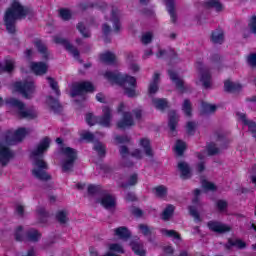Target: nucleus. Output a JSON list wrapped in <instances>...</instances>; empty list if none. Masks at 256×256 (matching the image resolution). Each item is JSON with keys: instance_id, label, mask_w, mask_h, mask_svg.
<instances>
[{"instance_id": "nucleus-1", "label": "nucleus", "mask_w": 256, "mask_h": 256, "mask_svg": "<svg viewBox=\"0 0 256 256\" xmlns=\"http://www.w3.org/2000/svg\"><path fill=\"white\" fill-rule=\"evenodd\" d=\"M49 147H51V138L45 136L30 154V157L34 159L35 165V168L32 169V175L38 181H51V175L47 173L49 166L43 160V155L49 151Z\"/></svg>"}, {"instance_id": "nucleus-2", "label": "nucleus", "mask_w": 256, "mask_h": 256, "mask_svg": "<svg viewBox=\"0 0 256 256\" xmlns=\"http://www.w3.org/2000/svg\"><path fill=\"white\" fill-rule=\"evenodd\" d=\"M33 15H35L33 8L29 6L24 7L19 1H14L11 7L7 9L4 16L6 31H8L10 35H15V33H17L15 26L17 19H25V17H33Z\"/></svg>"}, {"instance_id": "nucleus-3", "label": "nucleus", "mask_w": 256, "mask_h": 256, "mask_svg": "<svg viewBox=\"0 0 256 256\" xmlns=\"http://www.w3.org/2000/svg\"><path fill=\"white\" fill-rule=\"evenodd\" d=\"M104 77L110 81V83H115L120 87H123L124 94L127 97L133 98L137 97V79L129 74H121V73H114L112 71H106Z\"/></svg>"}, {"instance_id": "nucleus-4", "label": "nucleus", "mask_w": 256, "mask_h": 256, "mask_svg": "<svg viewBox=\"0 0 256 256\" xmlns=\"http://www.w3.org/2000/svg\"><path fill=\"white\" fill-rule=\"evenodd\" d=\"M15 241L25 242L30 241L32 243H37L41 239V233L37 229H29L26 232H23V226H18L14 233Z\"/></svg>"}, {"instance_id": "nucleus-5", "label": "nucleus", "mask_w": 256, "mask_h": 256, "mask_svg": "<svg viewBox=\"0 0 256 256\" xmlns=\"http://www.w3.org/2000/svg\"><path fill=\"white\" fill-rule=\"evenodd\" d=\"M61 152L66 157V160H64L62 163V171L64 173L73 171V167H75V161H77V150L71 147H65L61 149Z\"/></svg>"}, {"instance_id": "nucleus-6", "label": "nucleus", "mask_w": 256, "mask_h": 256, "mask_svg": "<svg viewBox=\"0 0 256 256\" xmlns=\"http://www.w3.org/2000/svg\"><path fill=\"white\" fill-rule=\"evenodd\" d=\"M27 137L26 128H18L15 132L8 130L4 135V142L8 145H17Z\"/></svg>"}, {"instance_id": "nucleus-7", "label": "nucleus", "mask_w": 256, "mask_h": 256, "mask_svg": "<svg viewBox=\"0 0 256 256\" xmlns=\"http://www.w3.org/2000/svg\"><path fill=\"white\" fill-rule=\"evenodd\" d=\"M14 88L24 99H31L35 93V83L33 81L15 82Z\"/></svg>"}, {"instance_id": "nucleus-8", "label": "nucleus", "mask_w": 256, "mask_h": 256, "mask_svg": "<svg viewBox=\"0 0 256 256\" xmlns=\"http://www.w3.org/2000/svg\"><path fill=\"white\" fill-rule=\"evenodd\" d=\"M7 105H11V107H16L18 109V116L20 119H35V114L30 111L25 110V103L17 98H9L6 100Z\"/></svg>"}, {"instance_id": "nucleus-9", "label": "nucleus", "mask_w": 256, "mask_h": 256, "mask_svg": "<svg viewBox=\"0 0 256 256\" xmlns=\"http://www.w3.org/2000/svg\"><path fill=\"white\" fill-rule=\"evenodd\" d=\"M95 86L89 81H83L72 85L70 96L75 98L83 93H93Z\"/></svg>"}, {"instance_id": "nucleus-10", "label": "nucleus", "mask_w": 256, "mask_h": 256, "mask_svg": "<svg viewBox=\"0 0 256 256\" xmlns=\"http://www.w3.org/2000/svg\"><path fill=\"white\" fill-rule=\"evenodd\" d=\"M54 43H56V45H63L64 49H66V51H68V53L73 55V57L75 59H79V56H80L79 49H77V47L70 44L69 40H67L65 38H61L59 36H55Z\"/></svg>"}, {"instance_id": "nucleus-11", "label": "nucleus", "mask_w": 256, "mask_h": 256, "mask_svg": "<svg viewBox=\"0 0 256 256\" xmlns=\"http://www.w3.org/2000/svg\"><path fill=\"white\" fill-rule=\"evenodd\" d=\"M102 113L103 115L101 116H96V122L98 125L101 127H111V119H112V114H111V108L109 106H104L102 108Z\"/></svg>"}, {"instance_id": "nucleus-12", "label": "nucleus", "mask_w": 256, "mask_h": 256, "mask_svg": "<svg viewBox=\"0 0 256 256\" xmlns=\"http://www.w3.org/2000/svg\"><path fill=\"white\" fill-rule=\"evenodd\" d=\"M10 159H13V152L0 142V164L2 167H5Z\"/></svg>"}, {"instance_id": "nucleus-13", "label": "nucleus", "mask_w": 256, "mask_h": 256, "mask_svg": "<svg viewBox=\"0 0 256 256\" xmlns=\"http://www.w3.org/2000/svg\"><path fill=\"white\" fill-rule=\"evenodd\" d=\"M135 122L133 121V116L131 112H123L122 119L117 122L118 129H129V127H133Z\"/></svg>"}, {"instance_id": "nucleus-14", "label": "nucleus", "mask_w": 256, "mask_h": 256, "mask_svg": "<svg viewBox=\"0 0 256 256\" xmlns=\"http://www.w3.org/2000/svg\"><path fill=\"white\" fill-rule=\"evenodd\" d=\"M46 104L50 108V111L55 113V115H59L63 112V106L59 103V99L54 98L53 96L46 97Z\"/></svg>"}, {"instance_id": "nucleus-15", "label": "nucleus", "mask_w": 256, "mask_h": 256, "mask_svg": "<svg viewBox=\"0 0 256 256\" xmlns=\"http://www.w3.org/2000/svg\"><path fill=\"white\" fill-rule=\"evenodd\" d=\"M107 7V3L103 1H96V2H82L79 4V9L82 11H87V9H99L100 11H105V8Z\"/></svg>"}, {"instance_id": "nucleus-16", "label": "nucleus", "mask_w": 256, "mask_h": 256, "mask_svg": "<svg viewBox=\"0 0 256 256\" xmlns=\"http://www.w3.org/2000/svg\"><path fill=\"white\" fill-rule=\"evenodd\" d=\"M207 227L214 233H229L231 231V227L213 220L207 223Z\"/></svg>"}, {"instance_id": "nucleus-17", "label": "nucleus", "mask_w": 256, "mask_h": 256, "mask_svg": "<svg viewBox=\"0 0 256 256\" xmlns=\"http://www.w3.org/2000/svg\"><path fill=\"white\" fill-rule=\"evenodd\" d=\"M168 75H169L171 81H173V83H175L176 89H178V91H180V93L187 92V87H185V82H183V80L180 79V77L176 74L175 71L168 70Z\"/></svg>"}, {"instance_id": "nucleus-18", "label": "nucleus", "mask_w": 256, "mask_h": 256, "mask_svg": "<svg viewBox=\"0 0 256 256\" xmlns=\"http://www.w3.org/2000/svg\"><path fill=\"white\" fill-rule=\"evenodd\" d=\"M165 55H167L170 59L169 65H173V63H179L181 61L179 55L174 49H170L168 52L166 50H159L158 53H156L158 59H161V57Z\"/></svg>"}, {"instance_id": "nucleus-19", "label": "nucleus", "mask_w": 256, "mask_h": 256, "mask_svg": "<svg viewBox=\"0 0 256 256\" xmlns=\"http://www.w3.org/2000/svg\"><path fill=\"white\" fill-rule=\"evenodd\" d=\"M30 69L35 75H45L49 66L45 62H31Z\"/></svg>"}, {"instance_id": "nucleus-20", "label": "nucleus", "mask_w": 256, "mask_h": 256, "mask_svg": "<svg viewBox=\"0 0 256 256\" xmlns=\"http://www.w3.org/2000/svg\"><path fill=\"white\" fill-rule=\"evenodd\" d=\"M99 203L104 207V209H113L117 205L115 197L111 194H104Z\"/></svg>"}, {"instance_id": "nucleus-21", "label": "nucleus", "mask_w": 256, "mask_h": 256, "mask_svg": "<svg viewBox=\"0 0 256 256\" xmlns=\"http://www.w3.org/2000/svg\"><path fill=\"white\" fill-rule=\"evenodd\" d=\"M210 40L214 43V45H223L225 41V32H223L221 28L212 31Z\"/></svg>"}, {"instance_id": "nucleus-22", "label": "nucleus", "mask_w": 256, "mask_h": 256, "mask_svg": "<svg viewBox=\"0 0 256 256\" xmlns=\"http://www.w3.org/2000/svg\"><path fill=\"white\" fill-rule=\"evenodd\" d=\"M111 21L113 23L115 33H119L121 31V20L119 19L118 8H112Z\"/></svg>"}, {"instance_id": "nucleus-23", "label": "nucleus", "mask_w": 256, "mask_h": 256, "mask_svg": "<svg viewBox=\"0 0 256 256\" xmlns=\"http://www.w3.org/2000/svg\"><path fill=\"white\" fill-rule=\"evenodd\" d=\"M34 45H35L38 53H40V55H42L43 59H45L47 61V59H49V50L47 49V45H45V43H43V41L41 39L35 40Z\"/></svg>"}, {"instance_id": "nucleus-24", "label": "nucleus", "mask_w": 256, "mask_h": 256, "mask_svg": "<svg viewBox=\"0 0 256 256\" xmlns=\"http://www.w3.org/2000/svg\"><path fill=\"white\" fill-rule=\"evenodd\" d=\"M203 8L204 9H215L217 13H220V11H223V4L219 0H205L203 2Z\"/></svg>"}, {"instance_id": "nucleus-25", "label": "nucleus", "mask_w": 256, "mask_h": 256, "mask_svg": "<svg viewBox=\"0 0 256 256\" xmlns=\"http://www.w3.org/2000/svg\"><path fill=\"white\" fill-rule=\"evenodd\" d=\"M178 169L181 172V179H191V168L186 162H179Z\"/></svg>"}, {"instance_id": "nucleus-26", "label": "nucleus", "mask_w": 256, "mask_h": 256, "mask_svg": "<svg viewBox=\"0 0 256 256\" xmlns=\"http://www.w3.org/2000/svg\"><path fill=\"white\" fill-rule=\"evenodd\" d=\"M241 88L242 86L239 83H233L230 80L224 82V91H226V93H239Z\"/></svg>"}, {"instance_id": "nucleus-27", "label": "nucleus", "mask_w": 256, "mask_h": 256, "mask_svg": "<svg viewBox=\"0 0 256 256\" xmlns=\"http://www.w3.org/2000/svg\"><path fill=\"white\" fill-rule=\"evenodd\" d=\"M114 235L119 237V239H131V232L128 227L120 226L114 230Z\"/></svg>"}, {"instance_id": "nucleus-28", "label": "nucleus", "mask_w": 256, "mask_h": 256, "mask_svg": "<svg viewBox=\"0 0 256 256\" xmlns=\"http://www.w3.org/2000/svg\"><path fill=\"white\" fill-rule=\"evenodd\" d=\"M100 61L106 65H114V63L117 61V57L113 54V52L107 51L100 54Z\"/></svg>"}, {"instance_id": "nucleus-29", "label": "nucleus", "mask_w": 256, "mask_h": 256, "mask_svg": "<svg viewBox=\"0 0 256 256\" xmlns=\"http://www.w3.org/2000/svg\"><path fill=\"white\" fill-rule=\"evenodd\" d=\"M167 11L172 23H177V12H175V0H165Z\"/></svg>"}, {"instance_id": "nucleus-30", "label": "nucleus", "mask_w": 256, "mask_h": 256, "mask_svg": "<svg viewBox=\"0 0 256 256\" xmlns=\"http://www.w3.org/2000/svg\"><path fill=\"white\" fill-rule=\"evenodd\" d=\"M152 103L158 111L169 109V102L165 98H153Z\"/></svg>"}, {"instance_id": "nucleus-31", "label": "nucleus", "mask_w": 256, "mask_h": 256, "mask_svg": "<svg viewBox=\"0 0 256 256\" xmlns=\"http://www.w3.org/2000/svg\"><path fill=\"white\" fill-rule=\"evenodd\" d=\"M15 70V62L12 59L4 60V66L0 62V73H12Z\"/></svg>"}, {"instance_id": "nucleus-32", "label": "nucleus", "mask_w": 256, "mask_h": 256, "mask_svg": "<svg viewBox=\"0 0 256 256\" xmlns=\"http://www.w3.org/2000/svg\"><path fill=\"white\" fill-rule=\"evenodd\" d=\"M140 147L144 149L147 157H153V148H151V140L149 138L140 139Z\"/></svg>"}, {"instance_id": "nucleus-33", "label": "nucleus", "mask_w": 256, "mask_h": 256, "mask_svg": "<svg viewBox=\"0 0 256 256\" xmlns=\"http://www.w3.org/2000/svg\"><path fill=\"white\" fill-rule=\"evenodd\" d=\"M94 151H96L99 159H105L107 156V146L101 142H96L93 147Z\"/></svg>"}, {"instance_id": "nucleus-34", "label": "nucleus", "mask_w": 256, "mask_h": 256, "mask_svg": "<svg viewBox=\"0 0 256 256\" xmlns=\"http://www.w3.org/2000/svg\"><path fill=\"white\" fill-rule=\"evenodd\" d=\"M130 247H131L132 251L135 253V255L147 256V252L145 251V249H143V246L141 243H139L137 241H131Z\"/></svg>"}, {"instance_id": "nucleus-35", "label": "nucleus", "mask_w": 256, "mask_h": 256, "mask_svg": "<svg viewBox=\"0 0 256 256\" xmlns=\"http://www.w3.org/2000/svg\"><path fill=\"white\" fill-rule=\"evenodd\" d=\"M178 123H179V121L177 120V113L173 110L170 112L169 121H168V126H169L171 133L177 132V124Z\"/></svg>"}, {"instance_id": "nucleus-36", "label": "nucleus", "mask_w": 256, "mask_h": 256, "mask_svg": "<svg viewBox=\"0 0 256 256\" xmlns=\"http://www.w3.org/2000/svg\"><path fill=\"white\" fill-rule=\"evenodd\" d=\"M217 111V106L213 104H209L205 101L201 102V111L200 115H207L209 113H215Z\"/></svg>"}, {"instance_id": "nucleus-37", "label": "nucleus", "mask_w": 256, "mask_h": 256, "mask_svg": "<svg viewBox=\"0 0 256 256\" xmlns=\"http://www.w3.org/2000/svg\"><path fill=\"white\" fill-rule=\"evenodd\" d=\"M138 181H139V176L137 175V173H134V174L130 175L127 182L121 183L120 187L122 189H128V187H135V185H137Z\"/></svg>"}, {"instance_id": "nucleus-38", "label": "nucleus", "mask_w": 256, "mask_h": 256, "mask_svg": "<svg viewBox=\"0 0 256 256\" xmlns=\"http://www.w3.org/2000/svg\"><path fill=\"white\" fill-rule=\"evenodd\" d=\"M226 249H231V247H237L238 249H245L247 247V243L241 239H236L233 241V239H228V244H226Z\"/></svg>"}, {"instance_id": "nucleus-39", "label": "nucleus", "mask_w": 256, "mask_h": 256, "mask_svg": "<svg viewBox=\"0 0 256 256\" xmlns=\"http://www.w3.org/2000/svg\"><path fill=\"white\" fill-rule=\"evenodd\" d=\"M175 213V206L173 204H168L164 211L162 212V219L163 221H169L173 217Z\"/></svg>"}, {"instance_id": "nucleus-40", "label": "nucleus", "mask_w": 256, "mask_h": 256, "mask_svg": "<svg viewBox=\"0 0 256 256\" xmlns=\"http://www.w3.org/2000/svg\"><path fill=\"white\" fill-rule=\"evenodd\" d=\"M153 193L156 195L159 199H163L167 197L168 189L165 185H159L153 188Z\"/></svg>"}, {"instance_id": "nucleus-41", "label": "nucleus", "mask_w": 256, "mask_h": 256, "mask_svg": "<svg viewBox=\"0 0 256 256\" xmlns=\"http://www.w3.org/2000/svg\"><path fill=\"white\" fill-rule=\"evenodd\" d=\"M46 79L49 83V86L54 91L56 97H61V90L59 89V83L55 81V78L48 76Z\"/></svg>"}, {"instance_id": "nucleus-42", "label": "nucleus", "mask_w": 256, "mask_h": 256, "mask_svg": "<svg viewBox=\"0 0 256 256\" xmlns=\"http://www.w3.org/2000/svg\"><path fill=\"white\" fill-rule=\"evenodd\" d=\"M105 190L101 185H88V195H103Z\"/></svg>"}, {"instance_id": "nucleus-43", "label": "nucleus", "mask_w": 256, "mask_h": 256, "mask_svg": "<svg viewBox=\"0 0 256 256\" xmlns=\"http://www.w3.org/2000/svg\"><path fill=\"white\" fill-rule=\"evenodd\" d=\"M200 81L205 89H209L211 87V73L209 71L202 72Z\"/></svg>"}, {"instance_id": "nucleus-44", "label": "nucleus", "mask_w": 256, "mask_h": 256, "mask_svg": "<svg viewBox=\"0 0 256 256\" xmlns=\"http://www.w3.org/2000/svg\"><path fill=\"white\" fill-rule=\"evenodd\" d=\"M182 111L185 113L186 117H191V115H193V106L191 104V100H184L182 105Z\"/></svg>"}, {"instance_id": "nucleus-45", "label": "nucleus", "mask_w": 256, "mask_h": 256, "mask_svg": "<svg viewBox=\"0 0 256 256\" xmlns=\"http://www.w3.org/2000/svg\"><path fill=\"white\" fill-rule=\"evenodd\" d=\"M186 149H187V144L183 140L176 141L175 151L178 157H183V154L185 153Z\"/></svg>"}, {"instance_id": "nucleus-46", "label": "nucleus", "mask_w": 256, "mask_h": 256, "mask_svg": "<svg viewBox=\"0 0 256 256\" xmlns=\"http://www.w3.org/2000/svg\"><path fill=\"white\" fill-rule=\"evenodd\" d=\"M206 151L209 157H213L214 155H219V152H220L219 148L217 147V144H215L214 142H210L207 144Z\"/></svg>"}, {"instance_id": "nucleus-47", "label": "nucleus", "mask_w": 256, "mask_h": 256, "mask_svg": "<svg viewBox=\"0 0 256 256\" xmlns=\"http://www.w3.org/2000/svg\"><path fill=\"white\" fill-rule=\"evenodd\" d=\"M138 228L144 237H151V235H153V231H155V228H151L146 224H139Z\"/></svg>"}, {"instance_id": "nucleus-48", "label": "nucleus", "mask_w": 256, "mask_h": 256, "mask_svg": "<svg viewBox=\"0 0 256 256\" xmlns=\"http://www.w3.org/2000/svg\"><path fill=\"white\" fill-rule=\"evenodd\" d=\"M56 220L58 223H60V225H65V223L69 221V218H67V212L64 210H59L56 213Z\"/></svg>"}, {"instance_id": "nucleus-49", "label": "nucleus", "mask_w": 256, "mask_h": 256, "mask_svg": "<svg viewBox=\"0 0 256 256\" xmlns=\"http://www.w3.org/2000/svg\"><path fill=\"white\" fill-rule=\"evenodd\" d=\"M109 251H111V253H119L120 255L125 254V249L123 248V245L119 243L109 244Z\"/></svg>"}, {"instance_id": "nucleus-50", "label": "nucleus", "mask_w": 256, "mask_h": 256, "mask_svg": "<svg viewBox=\"0 0 256 256\" xmlns=\"http://www.w3.org/2000/svg\"><path fill=\"white\" fill-rule=\"evenodd\" d=\"M162 235H166V237H173V239H177L178 241H181V234L175 230H167V229H161L160 230Z\"/></svg>"}, {"instance_id": "nucleus-51", "label": "nucleus", "mask_w": 256, "mask_h": 256, "mask_svg": "<svg viewBox=\"0 0 256 256\" xmlns=\"http://www.w3.org/2000/svg\"><path fill=\"white\" fill-rule=\"evenodd\" d=\"M76 28L79 31V33H81L82 37H84L85 39L91 37V32H89V30L85 27V24H83V22H79Z\"/></svg>"}, {"instance_id": "nucleus-52", "label": "nucleus", "mask_w": 256, "mask_h": 256, "mask_svg": "<svg viewBox=\"0 0 256 256\" xmlns=\"http://www.w3.org/2000/svg\"><path fill=\"white\" fill-rule=\"evenodd\" d=\"M102 32L104 35V43H111V38H109V33H111V26L109 24L105 23L102 26Z\"/></svg>"}, {"instance_id": "nucleus-53", "label": "nucleus", "mask_w": 256, "mask_h": 256, "mask_svg": "<svg viewBox=\"0 0 256 256\" xmlns=\"http://www.w3.org/2000/svg\"><path fill=\"white\" fill-rule=\"evenodd\" d=\"M59 16L63 21H69L72 17L71 11L67 8H61L59 10Z\"/></svg>"}, {"instance_id": "nucleus-54", "label": "nucleus", "mask_w": 256, "mask_h": 256, "mask_svg": "<svg viewBox=\"0 0 256 256\" xmlns=\"http://www.w3.org/2000/svg\"><path fill=\"white\" fill-rule=\"evenodd\" d=\"M37 214L40 217V223H47V219H49V212L45 211V208H39L37 210Z\"/></svg>"}, {"instance_id": "nucleus-55", "label": "nucleus", "mask_w": 256, "mask_h": 256, "mask_svg": "<svg viewBox=\"0 0 256 256\" xmlns=\"http://www.w3.org/2000/svg\"><path fill=\"white\" fill-rule=\"evenodd\" d=\"M216 207L220 213H223V211H227V207H229V204L226 200H218L216 202Z\"/></svg>"}, {"instance_id": "nucleus-56", "label": "nucleus", "mask_w": 256, "mask_h": 256, "mask_svg": "<svg viewBox=\"0 0 256 256\" xmlns=\"http://www.w3.org/2000/svg\"><path fill=\"white\" fill-rule=\"evenodd\" d=\"M86 123L93 127V125H97V116H94L93 113H87L86 114Z\"/></svg>"}, {"instance_id": "nucleus-57", "label": "nucleus", "mask_w": 256, "mask_h": 256, "mask_svg": "<svg viewBox=\"0 0 256 256\" xmlns=\"http://www.w3.org/2000/svg\"><path fill=\"white\" fill-rule=\"evenodd\" d=\"M189 213L194 217L195 221L201 222V215L199 214V211H197L196 207L189 206Z\"/></svg>"}, {"instance_id": "nucleus-58", "label": "nucleus", "mask_w": 256, "mask_h": 256, "mask_svg": "<svg viewBox=\"0 0 256 256\" xmlns=\"http://www.w3.org/2000/svg\"><path fill=\"white\" fill-rule=\"evenodd\" d=\"M202 187H203V189H206V191H216L217 190V186H215L213 184V182H209L207 180H204L202 182Z\"/></svg>"}, {"instance_id": "nucleus-59", "label": "nucleus", "mask_w": 256, "mask_h": 256, "mask_svg": "<svg viewBox=\"0 0 256 256\" xmlns=\"http://www.w3.org/2000/svg\"><path fill=\"white\" fill-rule=\"evenodd\" d=\"M141 41L143 45H149V43L153 41V33L147 32L146 34L142 35Z\"/></svg>"}, {"instance_id": "nucleus-60", "label": "nucleus", "mask_w": 256, "mask_h": 256, "mask_svg": "<svg viewBox=\"0 0 256 256\" xmlns=\"http://www.w3.org/2000/svg\"><path fill=\"white\" fill-rule=\"evenodd\" d=\"M248 27L250 28L251 33L256 35V15L251 16L248 23Z\"/></svg>"}, {"instance_id": "nucleus-61", "label": "nucleus", "mask_w": 256, "mask_h": 256, "mask_svg": "<svg viewBox=\"0 0 256 256\" xmlns=\"http://www.w3.org/2000/svg\"><path fill=\"white\" fill-rule=\"evenodd\" d=\"M247 63L248 65H250V67H252L253 69H255L256 67V53H251L248 58H247Z\"/></svg>"}, {"instance_id": "nucleus-62", "label": "nucleus", "mask_w": 256, "mask_h": 256, "mask_svg": "<svg viewBox=\"0 0 256 256\" xmlns=\"http://www.w3.org/2000/svg\"><path fill=\"white\" fill-rule=\"evenodd\" d=\"M82 139L84 141H88V143H91L92 141L95 140V135H93V133L91 132H84L82 135H81Z\"/></svg>"}, {"instance_id": "nucleus-63", "label": "nucleus", "mask_w": 256, "mask_h": 256, "mask_svg": "<svg viewBox=\"0 0 256 256\" xmlns=\"http://www.w3.org/2000/svg\"><path fill=\"white\" fill-rule=\"evenodd\" d=\"M157 91H159V84H155V83L151 82L148 87L149 95H155V93H157Z\"/></svg>"}, {"instance_id": "nucleus-64", "label": "nucleus", "mask_w": 256, "mask_h": 256, "mask_svg": "<svg viewBox=\"0 0 256 256\" xmlns=\"http://www.w3.org/2000/svg\"><path fill=\"white\" fill-rule=\"evenodd\" d=\"M188 135H195V122L189 121L186 126Z\"/></svg>"}]
</instances>
